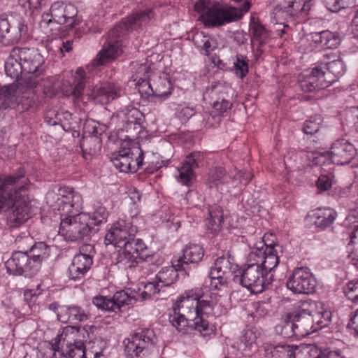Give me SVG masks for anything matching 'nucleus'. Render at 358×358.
<instances>
[{"instance_id":"obj_1","label":"nucleus","mask_w":358,"mask_h":358,"mask_svg":"<svg viewBox=\"0 0 358 358\" xmlns=\"http://www.w3.org/2000/svg\"><path fill=\"white\" fill-rule=\"evenodd\" d=\"M221 294L208 290L201 294L196 290H189L181 295L173 307L169 322L179 332L187 334L195 329L206 336L213 331L207 320L214 316V308Z\"/></svg>"},{"instance_id":"obj_2","label":"nucleus","mask_w":358,"mask_h":358,"mask_svg":"<svg viewBox=\"0 0 358 358\" xmlns=\"http://www.w3.org/2000/svg\"><path fill=\"white\" fill-rule=\"evenodd\" d=\"M27 180L21 169L17 174L0 177V210L6 208L10 223L23 224L30 217L31 199L27 193Z\"/></svg>"},{"instance_id":"obj_3","label":"nucleus","mask_w":358,"mask_h":358,"mask_svg":"<svg viewBox=\"0 0 358 358\" xmlns=\"http://www.w3.org/2000/svg\"><path fill=\"white\" fill-rule=\"evenodd\" d=\"M58 203L57 212H50V221L60 224H83L90 218V215L80 213L83 207L82 196L72 187H63L59 189V195L49 192L46 195V203L54 206Z\"/></svg>"},{"instance_id":"obj_4","label":"nucleus","mask_w":358,"mask_h":358,"mask_svg":"<svg viewBox=\"0 0 358 358\" xmlns=\"http://www.w3.org/2000/svg\"><path fill=\"white\" fill-rule=\"evenodd\" d=\"M250 3L248 0L238 8L219 3H212L208 0H199L195 4V9L200 13L199 18L208 27H215L239 20L243 14L249 11Z\"/></svg>"},{"instance_id":"obj_5","label":"nucleus","mask_w":358,"mask_h":358,"mask_svg":"<svg viewBox=\"0 0 358 358\" xmlns=\"http://www.w3.org/2000/svg\"><path fill=\"white\" fill-rule=\"evenodd\" d=\"M77 8L63 1L53 3L48 13H43L39 25L45 33L52 32L58 24L64 25L66 29H72L81 22Z\"/></svg>"},{"instance_id":"obj_6","label":"nucleus","mask_w":358,"mask_h":358,"mask_svg":"<svg viewBox=\"0 0 358 358\" xmlns=\"http://www.w3.org/2000/svg\"><path fill=\"white\" fill-rule=\"evenodd\" d=\"M24 77L18 83L20 91L24 92L41 85L43 81L44 59L34 48H20Z\"/></svg>"},{"instance_id":"obj_7","label":"nucleus","mask_w":358,"mask_h":358,"mask_svg":"<svg viewBox=\"0 0 358 358\" xmlns=\"http://www.w3.org/2000/svg\"><path fill=\"white\" fill-rule=\"evenodd\" d=\"M235 282H239L243 287L252 293H262L271 285L273 280V275H266L261 266L246 264L239 272V275L233 277Z\"/></svg>"},{"instance_id":"obj_8","label":"nucleus","mask_w":358,"mask_h":358,"mask_svg":"<svg viewBox=\"0 0 358 358\" xmlns=\"http://www.w3.org/2000/svg\"><path fill=\"white\" fill-rule=\"evenodd\" d=\"M237 267V264L231 262L229 256L218 257L209 272V290L219 294L227 292L229 280Z\"/></svg>"},{"instance_id":"obj_9","label":"nucleus","mask_w":358,"mask_h":358,"mask_svg":"<svg viewBox=\"0 0 358 358\" xmlns=\"http://www.w3.org/2000/svg\"><path fill=\"white\" fill-rule=\"evenodd\" d=\"M233 90L230 85L218 81L211 83L203 92V99L213 106L214 110L222 115L232 106L231 97Z\"/></svg>"},{"instance_id":"obj_10","label":"nucleus","mask_w":358,"mask_h":358,"mask_svg":"<svg viewBox=\"0 0 358 358\" xmlns=\"http://www.w3.org/2000/svg\"><path fill=\"white\" fill-rule=\"evenodd\" d=\"M157 338L153 330H138L124 341V353L128 358H138L144 355L143 352L154 346Z\"/></svg>"},{"instance_id":"obj_11","label":"nucleus","mask_w":358,"mask_h":358,"mask_svg":"<svg viewBox=\"0 0 358 358\" xmlns=\"http://www.w3.org/2000/svg\"><path fill=\"white\" fill-rule=\"evenodd\" d=\"M148 248L141 239L127 241L123 245V250L117 256V264L125 268H134L141 261H147L149 258Z\"/></svg>"},{"instance_id":"obj_12","label":"nucleus","mask_w":358,"mask_h":358,"mask_svg":"<svg viewBox=\"0 0 358 358\" xmlns=\"http://www.w3.org/2000/svg\"><path fill=\"white\" fill-rule=\"evenodd\" d=\"M286 286L292 293L310 294L315 292L317 281L308 267H297L288 278Z\"/></svg>"},{"instance_id":"obj_13","label":"nucleus","mask_w":358,"mask_h":358,"mask_svg":"<svg viewBox=\"0 0 358 358\" xmlns=\"http://www.w3.org/2000/svg\"><path fill=\"white\" fill-rule=\"evenodd\" d=\"M124 36L122 28H118L116 25L108 32L106 42L94 59L95 66L110 62L121 54V38Z\"/></svg>"},{"instance_id":"obj_14","label":"nucleus","mask_w":358,"mask_h":358,"mask_svg":"<svg viewBox=\"0 0 358 358\" xmlns=\"http://www.w3.org/2000/svg\"><path fill=\"white\" fill-rule=\"evenodd\" d=\"M6 266L9 273L26 277H31L41 268L38 261L34 260L27 252L21 251L15 252L6 262Z\"/></svg>"},{"instance_id":"obj_15","label":"nucleus","mask_w":358,"mask_h":358,"mask_svg":"<svg viewBox=\"0 0 358 358\" xmlns=\"http://www.w3.org/2000/svg\"><path fill=\"white\" fill-rule=\"evenodd\" d=\"M143 152L138 145L120 150L112 160L115 167L120 172H136L143 164Z\"/></svg>"},{"instance_id":"obj_16","label":"nucleus","mask_w":358,"mask_h":358,"mask_svg":"<svg viewBox=\"0 0 358 358\" xmlns=\"http://www.w3.org/2000/svg\"><path fill=\"white\" fill-rule=\"evenodd\" d=\"M28 27L22 18L11 24L5 14L0 15V43H17L27 34Z\"/></svg>"},{"instance_id":"obj_17","label":"nucleus","mask_w":358,"mask_h":358,"mask_svg":"<svg viewBox=\"0 0 358 358\" xmlns=\"http://www.w3.org/2000/svg\"><path fill=\"white\" fill-rule=\"evenodd\" d=\"M299 84L304 92H313L324 89L333 84L329 75H325L324 68L316 66L304 71L299 78Z\"/></svg>"},{"instance_id":"obj_18","label":"nucleus","mask_w":358,"mask_h":358,"mask_svg":"<svg viewBox=\"0 0 358 358\" xmlns=\"http://www.w3.org/2000/svg\"><path fill=\"white\" fill-rule=\"evenodd\" d=\"M122 87L114 83H104L94 87L87 95L95 103L106 105L124 94Z\"/></svg>"},{"instance_id":"obj_19","label":"nucleus","mask_w":358,"mask_h":358,"mask_svg":"<svg viewBox=\"0 0 358 358\" xmlns=\"http://www.w3.org/2000/svg\"><path fill=\"white\" fill-rule=\"evenodd\" d=\"M92 249L91 245H83L80 249V253L75 255L71 264L69 267V276L70 279L78 280L84 278L85 273L90 270L92 265V257L85 254L87 249Z\"/></svg>"},{"instance_id":"obj_20","label":"nucleus","mask_w":358,"mask_h":358,"mask_svg":"<svg viewBox=\"0 0 358 358\" xmlns=\"http://www.w3.org/2000/svg\"><path fill=\"white\" fill-rule=\"evenodd\" d=\"M155 14L152 9L148 8L136 11L117 24L116 26L118 28H122L123 34L126 35L133 30L148 25L155 18Z\"/></svg>"},{"instance_id":"obj_21","label":"nucleus","mask_w":358,"mask_h":358,"mask_svg":"<svg viewBox=\"0 0 358 358\" xmlns=\"http://www.w3.org/2000/svg\"><path fill=\"white\" fill-rule=\"evenodd\" d=\"M201 155L199 152H193L187 156L182 166L178 168L176 178L178 182L190 187L196 180L194 169L199 167Z\"/></svg>"},{"instance_id":"obj_22","label":"nucleus","mask_w":358,"mask_h":358,"mask_svg":"<svg viewBox=\"0 0 358 358\" xmlns=\"http://www.w3.org/2000/svg\"><path fill=\"white\" fill-rule=\"evenodd\" d=\"M356 155L355 145L345 138L336 140L331 147L332 162L338 165L349 164Z\"/></svg>"},{"instance_id":"obj_23","label":"nucleus","mask_w":358,"mask_h":358,"mask_svg":"<svg viewBox=\"0 0 358 358\" xmlns=\"http://www.w3.org/2000/svg\"><path fill=\"white\" fill-rule=\"evenodd\" d=\"M136 232L134 225H113L105 235V243L122 248L127 241L134 239Z\"/></svg>"},{"instance_id":"obj_24","label":"nucleus","mask_w":358,"mask_h":358,"mask_svg":"<svg viewBox=\"0 0 358 358\" xmlns=\"http://www.w3.org/2000/svg\"><path fill=\"white\" fill-rule=\"evenodd\" d=\"M86 85V73L82 68L76 71L73 81L64 80L61 84V90L66 96H73L75 100H79Z\"/></svg>"},{"instance_id":"obj_25","label":"nucleus","mask_w":358,"mask_h":358,"mask_svg":"<svg viewBox=\"0 0 358 358\" xmlns=\"http://www.w3.org/2000/svg\"><path fill=\"white\" fill-rule=\"evenodd\" d=\"M146 87L150 92L145 91V93L155 98V102H162L172 93V84L170 80L164 76L158 77L152 83L149 82Z\"/></svg>"},{"instance_id":"obj_26","label":"nucleus","mask_w":358,"mask_h":358,"mask_svg":"<svg viewBox=\"0 0 358 358\" xmlns=\"http://www.w3.org/2000/svg\"><path fill=\"white\" fill-rule=\"evenodd\" d=\"M204 256V250L199 244H189L183 250L182 256L179 257L176 266L179 269L185 270V266L189 264H198Z\"/></svg>"},{"instance_id":"obj_27","label":"nucleus","mask_w":358,"mask_h":358,"mask_svg":"<svg viewBox=\"0 0 358 358\" xmlns=\"http://www.w3.org/2000/svg\"><path fill=\"white\" fill-rule=\"evenodd\" d=\"M57 317L59 321L64 323L77 324L86 321L89 315L82 308L72 306L60 308L57 312Z\"/></svg>"},{"instance_id":"obj_28","label":"nucleus","mask_w":358,"mask_h":358,"mask_svg":"<svg viewBox=\"0 0 358 358\" xmlns=\"http://www.w3.org/2000/svg\"><path fill=\"white\" fill-rule=\"evenodd\" d=\"M5 72L8 76L17 80L20 76L24 75L19 47L13 48L10 52L5 62Z\"/></svg>"},{"instance_id":"obj_29","label":"nucleus","mask_w":358,"mask_h":358,"mask_svg":"<svg viewBox=\"0 0 358 358\" xmlns=\"http://www.w3.org/2000/svg\"><path fill=\"white\" fill-rule=\"evenodd\" d=\"M337 217L332 208H317L308 213L306 221L311 224H332Z\"/></svg>"},{"instance_id":"obj_30","label":"nucleus","mask_w":358,"mask_h":358,"mask_svg":"<svg viewBox=\"0 0 358 358\" xmlns=\"http://www.w3.org/2000/svg\"><path fill=\"white\" fill-rule=\"evenodd\" d=\"M89 225H85L82 229L78 225H59L58 233L68 241L82 240L90 232Z\"/></svg>"},{"instance_id":"obj_31","label":"nucleus","mask_w":358,"mask_h":358,"mask_svg":"<svg viewBox=\"0 0 358 358\" xmlns=\"http://www.w3.org/2000/svg\"><path fill=\"white\" fill-rule=\"evenodd\" d=\"M266 358H295L296 347L289 345H278L266 343L264 345Z\"/></svg>"},{"instance_id":"obj_32","label":"nucleus","mask_w":358,"mask_h":358,"mask_svg":"<svg viewBox=\"0 0 358 358\" xmlns=\"http://www.w3.org/2000/svg\"><path fill=\"white\" fill-rule=\"evenodd\" d=\"M297 326L295 324L294 314H287L282 317L280 322L275 327V331L283 338L298 337Z\"/></svg>"},{"instance_id":"obj_33","label":"nucleus","mask_w":358,"mask_h":358,"mask_svg":"<svg viewBox=\"0 0 358 358\" xmlns=\"http://www.w3.org/2000/svg\"><path fill=\"white\" fill-rule=\"evenodd\" d=\"M303 313L307 315V317L302 314H294L295 324L297 326L296 331L298 336H304L313 332V323L314 319L311 317L310 311L308 309H303Z\"/></svg>"},{"instance_id":"obj_34","label":"nucleus","mask_w":358,"mask_h":358,"mask_svg":"<svg viewBox=\"0 0 358 358\" xmlns=\"http://www.w3.org/2000/svg\"><path fill=\"white\" fill-rule=\"evenodd\" d=\"M259 333L255 329H248L243 331L241 337L239 348L245 356H250V353L257 348V339Z\"/></svg>"},{"instance_id":"obj_35","label":"nucleus","mask_w":358,"mask_h":358,"mask_svg":"<svg viewBox=\"0 0 358 358\" xmlns=\"http://www.w3.org/2000/svg\"><path fill=\"white\" fill-rule=\"evenodd\" d=\"M314 41L315 43H320L321 47L327 49L336 48L341 43L338 35L328 30L316 33L314 36Z\"/></svg>"},{"instance_id":"obj_36","label":"nucleus","mask_w":358,"mask_h":358,"mask_svg":"<svg viewBox=\"0 0 358 358\" xmlns=\"http://www.w3.org/2000/svg\"><path fill=\"white\" fill-rule=\"evenodd\" d=\"M178 270L180 269L176 264L162 268L156 275V280L161 285V287H168L174 283L178 277Z\"/></svg>"},{"instance_id":"obj_37","label":"nucleus","mask_w":358,"mask_h":358,"mask_svg":"<svg viewBox=\"0 0 358 358\" xmlns=\"http://www.w3.org/2000/svg\"><path fill=\"white\" fill-rule=\"evenodd\" d=\"M135 73L133 75L134 81L139 87V92L142 93V88L146 87L149 83L150 67L146 63L134 64Z\"/></svg>"},{"instance_id":"obj_38","label":"nucleus","mask_w":358,"mask_h":358,"mask_svg":"<svg viewBox=\"0 0 358 358\" xmlns=\"http://www.w3.org/2000/svg\"><path fill=\"white\" fill-rule=\"evenodd\" d=\"M324 68L327 70L324 71L325 75L330 76L333 83L345 73L346 69L343 61L340 57L327 62Z\"/></svg>"},{"instance_id":"obj_39","label":"nucleus","mask_w":358,"mask_h":358,"mask_svg":"<svg viewBox=\"0 0 358 358\" xmlns=\"http://www.w3.org/2000/svg\"><path fill=\"white\" fill-rule=\"evenodd\" d=\"M264 253L263 262H261L259 265H262V269L264 270L266 275H273L271 272L278 265L279 257L274 253L273 248H267Z\"/></svg>"},{"instance_id":"obj_40","label":"nucleus","mask_w":358,"mask_h":358,"mask_svg":"<svg viewBox=\"0 0 358 358\" xmlns=\"http://www.w3.org/2000/svg\"><path fill=\"white\" fill-rule=\"evenodd\" d=\"M308 358H345L339 350L325 348L322 350L317 346L310 348L308 352Z\"/></svg>"},{"instance_id":"obj_41","label":"nucleus","mask_w":358,"mask_h":358,"mask_svg":"<svg viewBox=\"0 0 358 358\" xmlns=\"http://www.w3.org/2000/svg\"><path fill=\"white\" fill-rule=\"evenodd\" d=\"M34 260L38 262L41 267L43 261L46 260L50 256V248L43 242L35 243L27 252Z\"/></svg>"},{"instance_id":"obj_42","label":"nucleus","mask_w":358,"mask_h":358,"mask_svg":"<svg viewBox=\"0 0 358 358\" xmlns=\"http://www.w3.org/2000/svg\"><path fill=\"white\" fill-rule=\"evenodd\" d=\"M46 48L48 51L52 52L54 55H64V52H69L72 50V41H63L60 39H52L47 43Z\"/></svg>"},{"instance_id":"obj_43","label":"nucleus","mask_w":358,"mask_h":358,"mask_svg":"<svg viewBox=\"0 0 358 358\" xmlns=\"http://www.w3.org/2000/svg\"><path fill=\"white\" fill-rule=\"evenodd\" d=\"M226 179V171L222 167H215L208 174V184L210 188L224 183Z\"/></svg>"},{"instance_id":"obj_44","label":"nucleus","mask_w":358,"mask_h":358,"mask_svg":"<svg viewBox=\"0 0 358 358\" xmlns=\"http://www.w3.org/2000/svg\"><path fill=\"white\" fill-rule=\"evenodd\" d=\"M245 57L236 55L233 61V69L236 75L243 79L248 72V62Z\"/></svg>"},{"instance_id":"obj_45","label":"nucleus","mask_w":358,"mask_h":358,"mask_svg":"<svg viewBox=\"0 0 358 358\" xmlns=\"http://www.w3.org/2000/svg\"><path fill=\"white\" fill-rule=\"evenodd\" d=\"M111 299L112 303H114V312L119 310L124 305L131 304L132 301L134 300L124 290L115 292Z\"/></svg>"},{"instance_id":"obj_46","label":"nucleus","mask_w":358,"mask_h":358,"mask_svg":"<svg viewBox=\"0 0 358 358\" xmlns=\"http://www.w3.org/2000/svg\"><path fill=\"white\" fill-rule=\"evenodd\" d=\"M250 27L253 38L260 44L264 43L268 38L267 30L262 24L254 21L250 23Z\"/></svg>"},{"instance_id":"obj_47","label":"nucleus","mask_w":358,"mask_h":358,"mask_svg":"<svg viewBox=\"0 0 358 358\" xmlns=\"http://www.w3.org/2000/svg\"><path fill=\"white\" fill-rule=\"evenodd\" d=\"M322 122V117L319 115L310 117L305 122L303 131L306 134L313 135L319 131Z\"/></svg>"},{"instance_id":"obj_48","label":"nucleus","mask_w":358,"mask_h":358,"mask_svg":"<svg viewBox=\"0 0 358 358\" xmlns=\"http://www.w3.org/2000/svg\"><path fill=\"white\" fill-rule=\"evenodd\" d=\"M15 92L10 87H4L0 90V110H5L10 106Z\"/></svg>"},{"instance_id":"obj_49","label":"nucleus","mask_w":358,"mask_h":358,"mask_svg":"<svg viewBox=\"0 0 358 358\" xmlns=\"http://www.w3.org/2000/svg\"><path fill=\"white\" fill-rule=\"evenodd\" d=\"M92 303L99 309L114 312V303H112L111 298L101 295L95 296L92 299Z\"/></svg>"},{"instance_id":"obj_50","label":"nucleus","mask_w":358,"mask_h":358,"mask_svg":"<svg viewBox=\"0 0 358 358\" xmlns=\"http://www.w3.org/2000/svg\"><path fill=\"white\" fill-rule=\"evenodd\" d=\"M162 288L157 280L154 282H148L145 285L141 295L143 299H147L159 293Z\"/></svg>"},{"instance_id":"obj_51","label":"nucleus","mask_w":358,"mask_h":358,"mask_svg":"<svg viewBox=\"0 0 358 358\" xmlns=\"http://www.w3.org/2000/svg\"><path fill=\"white\" fill-rule=\"evenodd\" d=\"M80 147L83 151H87L89 148V154H95L96 150L100 149V140L97 137H90L89 139L84 140L80 143Z\"/></svg>"},{"instance_id":"obj_52","label":"nucleus","mask_w":358,"mask_h":358,"mask_svg":"<svg viewBox=\"0 0 358 358\" xmlns=\"http://www.w3.org/2000/svg\"><path fill=\"white\" fill-rule=\"evenodd\" d=\"M66 357L67 358H85V347L84 343L78 342L70 347Z\"/></svg>"},{"instance_id":"obj_53","label":"nucleus","mask_w":358,"mask_h":358,"mask_svg":"<svg viewBox=\"0 0 358 358\" xmlns=\"http://www.w3.org/2000/svg\"><path fill=\"white\" fill-rule=\"evenodd\" d=\"M322 3L329 11L334 13L349 6L345 0H322Z\"/></svg>"},{"instance_id":"obj_54","label":"nucleus","mask_w":358,"mask_h":358,"mask_svg":"<svg viewBox=\"0 0 358 358\" xmlns=\"http://www.w3.org/2000/svg\"><path fill=\"white\" fill-rule=\"evenodd\" d=\"M210 219L213 224H221L224 221L223 210L218 206H213L208 210Z\"/></svg>"},{"instance_id":"obj_55","label":"nucleus","mask_w":358,"mask_h":358,"mask_svg":"<svg viewBox=\"0 0 358 358\" xmlns=\"http://www.w3.org/2000/svg\"><path fill=\"white\" fill-rule=\"evenodd\" d=\"M331 318V313L329 310L317 313L314 317V322L320 328L324 327L328 325Z\"/></svg>"},{"instance_id":"obj_56","label":"nucleus","mask_w":358,"mask_h":358,"mask_svg":"<svg viewBox=\"0 0 358 358\" xmlns=\"http://www.w3.org/2000/svg\"><path fill=\"white\" fill-rule=\"evenodd\" d=\"M107 216L108 213L106 212L104 208L100 207L99 209L94 212L92 216L88 220L87 222H84L85 224H88V222L92 220L94 221V224H103L107 222Z\"/></svg>"},{"instance_id":"obj_57","label":"nucleus","mask_w":358,"mask_h":358,"mask_svg":"<svg viewBox=\"0 0 358 358\" xmlns=\"http://www.w3.org/2000/svg\"><path fill=\"white\" fill-rule=\"evenodd\" d=\"M41 294V285H38L36 288L26 289L24 292V299L28 303H34Z\"/></svg>"},{"instance_id":"obj_58","label":"nucleus","mask_w":358,"mask_h":358,"mask_svg":"<svg viewBox=\"0 0 358 358\" xmlns=\"http://www.w3.org/2000/svg\"><path fill=\"white\" fill-rule=\"evenodd\" d=\"M346 295L353 302H358V281L350 282L348 284Z\"/></svg>"},{"instance_id":"obj_59","label":"nucleus","mask_w":358,"mask_h":358,"mask_svg":"<svg viewBox=\"0 0 358 358\" xmlns=\"http://www.w3.org/2000/svg\"><path fill=\"white\" fill-rule=\"evenodd\" d=\"M264 255H265L264 251H262L259 250H257L255 251L251 252L249 255L248 263L246 264H252V265H259L261 263L260 259L263 262ZM261 268H262V265H260Z\"/></svg>"},{"instance_id":"obj_60","label":"nucleus","mask_w":358,"mask_h":358,"mask_svg":"<svg viewBox=\"0 0 358 358\" xmlns=\"http://www.w3.org/2000/svg\"><path fill=\"white\" fill-rule=\"evenodd\" d=\"M217 47V43L216 40L209 36L208 39H206V42L200 49V52L208 56L211 52L215 50Z\"/></svg>"},{"instance_id":"obj_61","label":"nucleus","mask_w":358,"mask_h":358,"mask_svg":"<svg viewBox=\"0 0 358 358\" xmlns=\"http://www.w3.org/2000/svg\"><path fill=\"white\" fill-rule=\"evenodd\" d=\"M316 185L320 191L328 190L331 187V180L326 175L320 176L317 180Z\"/></svg>"},{"instance_id":"obj_62","label":"nucleus","mask_w":358,"mask_h":358,"mask_svg":"<svg viewBox=\"0 0 358 358\" xmlns=\"http://www.w3.org/2000/svg\"><path fill=\"white\" fill-rule=\"evenodd\" d=\"M208 36H206L203 32H198L193 36V42L194 45L200 50L203 43L206 42V39L208 38Z\"/></svg>"},{"instance_id":"obj_63","label":"nucleus","mask_w":358,"mask_h":358,"mask_svg":"<svg viewBox=\"0 0 358 358\" xmlns=\"http://www.w3.org/2000/svg\"><path fill=\"white\" fill-rule=\"evenodd\" d=\"M348 327L354 331V334L358 336V308L355 311L353 315L348 324Z\"/></svg>"},{"instance_id":"obj_64","label":"nucleus","mask_w":358,"mask_h":358,"mask_svg":"<svg viewBox=\"0 0 358 358\" xmlns=\"http://www.w3.org/2000/svg\"><path fill=\"white\" fill-rule=\"evenodd\" d=\"M220 230V225H207L206 231L208 234H215Z\"/></svg>"}]
</instances>
